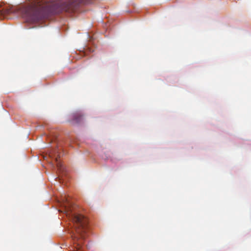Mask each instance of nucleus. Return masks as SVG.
<instances>
[{"instance_id":"f257e3e1","label":"nucleus","mask_w":251,"mask_h":251,"mask_svg":"<svg viewBox=\"0 0 251 251\" xmlns=\"http://www.w3.org/2000/svg\"><path fill=\"white\" fill-rule=\"evenodd\" d=\"M91 1L92 0H60L54 4L47 0H36L31 5L23 7L21 12L28 22L36 23L50 14L62 11H74L80 5Z\"/></svg>"},{"instance_id":"f03ea898","label":"nucleus","mask_w":251,"mask_h":251,"mask_svg":"<svg viewBox=\"0 0 251 251\" xmlns=\"http://www.w3.org/2000/svg\"><path fill=\"white\" fill-rule=\"evenodd\" d=\"M62 201L66 216L71 219L75 224L76 235L74 233L73 237L74 243L76 244V251H83L81 247L83 240L85 238L84 234L88 228V219L83 215L73 211L72 203L68 198H64Z\"/></svg>"},{"instance_id":"7ed1b4c3","label":"nucleus","mask_w":251,"mask_h":251,"mask_svg":"<svg viewBox=\"0 0 251 251\" xmlns=\"http://www.w3.org/2000/svg\"><path fill=\"white\" fill-rule=\"evenodd\" d=\"M50 156L51 157L54 158L56 162V166L58 169L61 170L62 169V165L61 163L58 161V157H60V155L58 153V151L56 150H55L53 152L50 153Z\"/></svg>"},{"instance_id":"20e7f679","label":"nucleus","mask_w":251,"mask_h":251,"mask_svg":"<svg viewBox=\"0 0 251 251\" xmlns=\"http://www.w3.org/2000/svg\"><path fill=\"white\" fill-rule=\"evenodd\" d=\"M72 123L73 124L78 123L82 120V115L78 113H74L72 115Z\"/></svg>"},{"instance_id":"39448f33","label":"nucleus","mask_w":251,"mask_h":251,"mask_svg":"<svg viewBox=\"0 0 251 251\" xmlns=\"http://www.w3.org/2000/svg\"><path fill=\"white\" fill-rule=\"evenodd\" d=\"M2 11L5 14H8L13 12L11 8L8 7H4Z\"/></svg>"}]
</instances>
